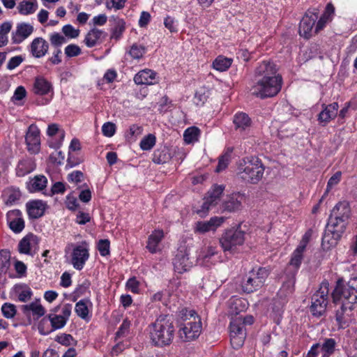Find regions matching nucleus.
I'll use <instances>...</instances> for the list:
<instances>
[{
    "mask_svg": "<svg viewBox=\"0 0 357 357\" xmlns=\"http://www.w3.org/2000/svg\"><path fill=\"white\" fill-rule=\"evenodd\" d=\"M265 167L257 157H245L237 165L236 176L246 183L257 184L262 178Z\"/></svg>",
    "mask_w": 357,
    "mask_h": 357,
    "instance_id": "1",
    "label": "nucleus"
},
{
    "mask_svg": "<svg viewBox=\"0 0 357 357\" xmlns=\"http://www.w3.org/2000/svg\"><path fill=\"white\" fill-rule=\"evenodd\" d=\"M150 327L151 340L155 346L165 347L172 342L175 328L170 316L160 315Z\"/></svg>",
    "mask_w": 357,
    "mask_h": 357,
    "instance_id": "2",
    "label": "nucleus"
},
{
    "mask_svg": "<svg viewBox=\"0 0 357 357\" xmlns=\"http://www.w3.org/2000/svg\"><path fill=\"white\" fill-rule=\"evenodd\" d=\"M181 318L189 321L184 324L178 331V337L183 342H190L197 339L202 332V321L197 312L190 310L184 309L181 311Z\"/></svg>",
    "mask_w": 357,
    "mask_h": 357,
    "instance_id": "3",
    "label": "nucleus"
},
{
    "mask_svg": "<svg viewBox=\"0 0 357 357\" xmlns=\"http://www.w3.org/2000/svg\"><path fill=\"white\" fill-rule=\"evenodd\" d=\"M333 302H345L357 306V277L351 278L346 284L338 280L332 292Z\"/></svg>",
    "mask_w": 357,
    "mask_h": 357,
    "instance_id": "4",
    "label": "nucleus"
},
{
    "mask_svg": "<svg viewBox=\"0 0 357 357\" xmlns=\"http://www.w3.org/2000/svg\"><path fill=\"white\" fill-rule=\"evenodd\" d=\"M282 86V77L279 75L268 79H257L252 89L253 95L264 99L277 95Z\"/></svg>",
    "mask_w": 357,
    "mask_h": 357,
    "instance_id": "5",
    "label": "nucleus"
},
{
    "mask_svg": "<svg viewBox=\"0 0 357 357\" xmlns=\"http://www.w3.org/2000/svg\"><path fill=\"white\" fill-rule=\"evenodd\" d=\"M351 216V209L349 202L346 201L338 202L332 209L327 224L345 231Z\"/></svg>",
    "mask_w": 357,
    "mask_h": 357,
    "instance_id": "6",
    "label": "nucleus"
},
{
    "mask_svg": "<svg viewBox=\"0 0 357 357\" xmlns=\"http://www.w3.org/2000/svg\"><path fill=\"white\" fill-rule=\"evenodd\" d=\"M282 285L278 291L276 298L273 299V310L280 313L284 303L287 302L288 298L291 296L294 291V284L296 277L287 275L283 273L281 276Z\"/></svg>",
    "mask_w": 357,
    "mask_h": 357,
    "instance_id": "7",
    "label": "nucleus"
},
{
    "mask_svg": "<svg viewBox=\"0 0 357 357\" xmlns=\"http://www.w3.org/2000/svg\"><path fill=\"white\" fill-rule=\"evenodd\" d=\"M269 273V269L266 267H260L257 271L252 269L242 284L243 291L250 294L262 287Z\"/></svg>",
    "mask_w": 357,
    "mask_h": 357,
    "instance_id": "8",
    "label": "nucleus"
},
{
    "mask_svg": "<svg viewBox=\"0 0 357 357\" xmlns=\"http://www.w3.org/2000/svg\"><path fill=\"white\" fill-rule=\"evenodd\" d=\"M245 241V232L238 227H232L225 231L220 238V243L225 252H234L237 246Z\"/></svg>",
    "mask_w": 357,
    "mask_h": 357,
    "instance_id": "9",
    "label": "nucleus"
},
{
    "mask_svg": "<svg viewBox=\"0 0 357 357\" xmlns=\"http://www.w3.org/2000/svg\"><path fill=\"white\" fill-rule=\"evenodd\" d=\"M328 283L327 282H322L319 290L312 296L310 310L312 315L314 317H319L326 312L328 304Z\"/></svg>",
    "mask_w": 357,
    "mask_h": 357,
    "instance_id": "10",
    "label": "nucleus"
},
{
    "mask_svg": "<svg viewBox=\"0 0 357 357\" xmlns=\"http://www.w3.org/2000/svg\"><path fill=\"white\" fill-rule=\"evenodd\" d=\"M335 305V321L339 328H345L354 319V310L357 306L347 304L345 302L339 301L333 303Z\"/></svg>",
    "mask_w": 357,
    "mask_h": 357,
    "instance_id": "11",
    "label": "nucleus"
},
{
    "mask_svg": "<svg viewBox=\"0 0 357 357\" xmlns=\"http://www.w3.org/2000/svg\"><path fill=\"white\" fill-rule=\"evenodd\" d=\"M319 14L318 8H309L300 22L298 33L301 36L309 39L314 33L313 27L317 22Z\"/></svg>",
    "mask_w": 357,
    "mask_h": 357,
    "instance_id": "12",
    "label": "nucleus"
},
{
    "mask_svg": "<svg viewBox=\"0 0 357 357\" xmlns=\"http://www.w3.org/2000/svg\"><path fill=\"white\" fill-rule=\"evenodd\" d=\"M190 247L186 242H182L179 245L176 255L173 259L174 271L178 273H183L190 270L193 262L190 257Z\"/></svg>",
    "mask_w": 357,
    "mask_h": 357,
    "instance_id": "13",
    "label": "nucleus"
},
{
    "mask_svg": "<svg viewBox=\"0 0 357 357\" xmlns=\"http://www.w3.org/2000/svg\"><path fill=\"white\" fill-rule=\"evenodd\" d=\"M230 342L232 347L238 349L243 346L246 337L245 328L243 327L241 319L232 318L230 322Z\"/></svg>",
    "mask_w": 357,
    "mask_h": 357,
    "instance_id": "14",
    "label": "nucleus"
},
{
    "mask_svg": "<svg viewBox=\"0 0 357 357\" xmlns=\"http://www.w3.org/2000/svg\"><path fill=\"white\" fill-rule=\"evenodd\" d=\"M345 231L335 227H331L329 225H326V229L325 233L322 237L321 247L324 250H328L332 248H334L338 241L342 236V234Z\"/></svg>",
    "mask_w": 357,
    "mask_h": 357,
    "instance_id": "15",
    "label": "nucleus"
},
{
    "mask_svg": "<svg viewBox=\"0 0 357 357\" xmlns=\"http://www.w3.org/2000/svg\"><path fill=\"white\" fill-rule=\"evenodd\" d=\"M88 244L82 241L80 245L75 246L72 252V264L77 270H82L89 257Z\"/></svg>",
    "mask_w": 357,
    "mask_h": 357,
    "instance_id": "16",
    "label": "nucleus"
},
{
    "mask_svg": "<svg viewBox=\"0 0 357 357\" xmlns=\"http://www.w3.org/2000/svg\"><path fill=\"white\" fill-rule=\"evenodd\" d=\"M305 250V243L300 244L294 251L291 258L284 271V273L291 277L294 276L298 272L303 260V254Z\"/></svg>",
    "mask_w": 357,
    "mask_h": 357,
    "instance_id": "17",
    "label": "nucleus"
},
{
    "mask_svg": "<svg viewBox=\"0 0 357 357\" xmlns=\"http://www.w3.org/2000/svg\"><path fill=\"white\" fill-rule=\"evenodd\" d=\"M25 140L29 152L34 154L39 152L40 139V131L37 126L32 124L29 127Z\"/></svg>",
    "mask_w": 357,
    "mask_h": 357,
    "instance_id": "18",
    "label": "nucleus"
},
{
    "mask_svg": "<svg viewBox=\"0 0 357 357\" xmlns=\"http://www.w3.org/2000/svg\"><path fill=\"white\" fill-rule=\"evenodd\" d=\"M9 228L15 233L21 232L24 228V221L22 217V212L18 209L9 211L6 214Z\"/></svg>",
    "mask_w": 357,
    "mask_h": 357,
    "instance_id": "19",
    "label": "nucleus"
},
{
    "mask_svg": "<svg viewBox=\"0 0 357 357\" xmlns=\"http://www.w3.org/2000/svg\"><path fill=\"white\" fill-rule=\"evenodd\" d=\"M255 79H268L278 76L277 69L273 63L263 61L255 70Z\"/></svg>",
    "mask_w": 357,
    "mask_h": 357,
    "instance_id": "20",
    "label": "nucleus"
},
{
    "mask_svg": "<svg viewBox=\"0 0 357 357\" xmlns=\"http://www.w3.org/2000/svg\"><path fill=\"white\" fill-rule=\"evenodd\" d=\"M33 31V26L28 23L22 22L17 25L16 31L12 33L14 44H19L27 38Z\"/></svg>",
    "mask_w": 357,
    "mask_h": 357,
    "instance_id": "21",
    "label": "nucleus"
},
{
    "mask_svg": "<svg viewBox=\"0 0 357 357\" xmlns=\"http://www.w3.org/2000/svg\"><path fill=\"white\" fill-rule=\"evenodd\" d=\"M225 221L223 217H213L208 221L197 222L196 231L199 233H206L209 231L215 230Z\"/></svg>",
    "mask_w": 357,
    "mask_h": 357,
    "instance_id": "22",
    "label": "nucleus"
},
{
    "mask_svg": "<svg viewBox=\"0 0 357 357\" xmlns=\"http://www.w3.org/2000/svg\"><path fill=\"white\" fill-rule=\"evenodd\" d=\"M48 49V43L40 37L36 38L31 43V52L36 58H41L45 56Z\"/></svg>",
    "mask_w": 357,
    "mask_h": 357,
    "instance_id": "23",
    "label": "nucleus"
},
{
    "mask_svg": "<svg viewBox=\"0 0 357 357\" xmlns=\"http://www.w3.org/2000/svg\"><path fill=\"white\" fill-rule=\"evenodd\" d=\"M21 310L23 313L28 317L29 322H31V312H32L33 319L35 320H38L45 313L44 307L40 304H38L36 302H32L29 305H23L21 306Z\"/></svg>",
    "mask_w": 357,
    "mask_h": 357,
    "instance_id": "24",
    "label": "nucleus"
},
{
    "mask_svg": "<svg viewBox=\"0 0 357 357\" xmlns=\"http://www.w3.org/2000/svg\"><path fill=\"white\" fill-rule=\"evenodd\" d=\"M26 211L31 219H38L45 213V204L41 200H33L26 203Z\"/></svg>",
    "mask_w": 357,
    "mask_h": 357,
    "instance_id": "25",
    "label": "nucleus"
},
{
    "mask_svg": "<svg viewBox=\"0 0 357 357\" xmlns=\"http://www.w3.org/2000/svg\"><path fill=\"white\" fill-rule=\"evenodd\" d=\"M337 102H333L326 105L324 109L319 113L318 120L321 123L325 124L330 121V120L334 119L337 114L338 109Z\"/></svg>",
    "mask_w": 357,
    "mask_h": 357,
    "instance_id": "26",
    "label": "nucleus"
},
{
    "mask_svg": "<svg viewBox=\"0 0 357 357\" xmlns=\"http://www.w3.org/2000/svg\"><path fill=\"white\" fill-rule=\"evenodd\" d=\"M155 76L156 73L154 71L150 69H145L135 75L134 81L137 84L151 85L154 84L153 80Z\"/></svg>",
    "mask_w": 357,
    "mask_h": 357,
    "instance_id": "27",
    "label": "nucleus"
},
{
    "mask_svg": "<svg viewBox=\"0 0 357 357\" xmlns=\"http://www.w3.org/2000/svg\"><path fill=\"white\" fill-rule=\"evenodd\" d=\"M109 22H113L112 28L111 38H114L118 40L121 38L123 31L126 29V23L123 19L119 17H112Z\"/></svg>",
    "mask_w": 357,
    "mask_h": 357,
    "instance_id": "28",
    "label": "nucleus"
},
{
    "mask_svg": "<svg viewBox=\"0 0 357 357\" xmlns=\"http://www.w3.org/2000/svg\"><path fill=\"white\" fill-rule=\"evenodd\" d=\"M52 89V84L43 77H36L33 84L34 93L43 96L47 94Z\"/></svg>",
    "mask_w": 357,
    "mask_h": 357,
    "instance_id": "29",
    "label": "nucleus"
},
{
    "mask_svg": "<svg viewBox=\"0 0 357 357\" xmlns=\"http://www.w3.org/2000/svg\"><path fill=\"white\" fill-rule=\"evenodd\" d=\"M35 168L36 164L32 160L26 159L20 160L16 167V175L19 177L24 176L33 172Z\"/></svg>",
    "mask_w": 357,
    "mask_h": 357,
    "instance_id": "30",
    "label": "nucleus"
},
{
    "mask_svg": "<svg viewBox=\"0 0 357 357\" xmlns=\"http://www.w3.org/2000/svg\"><path fill=\"white\" fill-rule=\"evenodd\" d=\"M107 35V33L103 31L93 28L86 34L84 38V43L88 47H93L96 45L97 41L100 39L101 37L105 38Z\"/></svg>",
    "mask_w": 357,
    "mask_h": 357,
    "instance_id": "31",
    "label": "nucleus"
},
{
    "mask_svg": "<svg viewBox=\"0 0 357 357\" xmlns=\"http://www.w3.org/2000/svg\"><path fill=\"white\" fill-rule=\"evenodd\" d=\"M241 202L238 199L236 195L227 197L222 203V209L224 211L230 213L235 212L241 210Z\"/></svg>",
    "mask_w": 357,
    "mask_h": 357,
    "instance_id": "32",
    "label": "nucleus"
},
{
    "mask_svg": "<svg viewBox=\"0 0 357 357\" xmlns=\"http://www.w3.org/2000/svg\"><path fill=\"white\" fill-rule=\"evenodd\" d=\"M13 291L17 295L18 300L21 302L28 301L33 294L31 289L24 284H17L13 287Z\"/></svg>",
    "mask_w": 357,
    "mask_h": 357,
    "instance_id": "33",
    "label": "nucleus"
},
{
    "mask_svg": "<svg viewBox=\"0 0 357 357\" xmlns=\"http://www.w3.org/2000/svg\"><path fill=\"white\" fill-rule=\"evenodd\" d=\"M37 8L36 0H23L17 6L19 13L24 15L33 13Z\"/></svg>",
    "mask_w": 357,
    "mask_h": 357,
    "instance_id": "34",
    "label": "nucleus"
},
{
    "mask_svg": "<svg viewBox=\"0 0 357 357\" xmlns=\"http://www.w3.org/2000/svg\"><path fill=\"white\" fill-rule=\"evenodd\" d=\"M164 236L162 230H155L151 235L149 236L146 248L151 252L155 253L157 252V247Z\"/></svg>",
    "mask_w": 357,
    "mask_h": 357,
    "instance_id": "35",
    "label": "nucleus"
},
{
    "mask_svg": "<svg viewBox=\"0 0 357 357\" xmlns=\"http://www.w3.org/2000/svg\"><path fill=\"white\" fill-rule=\"evenodd\" d=\"M47 180L43 175L36 176L28 184V189L30 192H36L43 190L46 187Z\"/></svg>",
    "mask_w": 357,
    "mask_h": 357,
    "instance_id": "36",
    "label": "nucleus"
},
{
    "mask_svg": "<svg viewBox=\"0 0 357 357\" xmlns=\"http://www.w3.org/2000/svg\"><path fill=\"white\" fill-rule=\"evenodd\" d=\"M233 122L236 129L244 130L250 126L251 120L245 113H238L234 116Z\"/></svg>",
    "mask_w": 357,
    "mask_h": 357,
    "instance_id": "37",
    "label": "nucleus"
},
{
    "mask_svg": "<svg viewBox=\"0 0 357 357\" xmlns=\"http://www.w3.org/2000/svg\"><path fill=\"white\" fill-rule=\"evenodd\" d=\"M171 158V153L167 149H158L154 151L153 162L156 164H165L169 162Z\"/></svg>",
    "mask_w": 357,
    "mask_h": 357,
    "instance_id": "38",
    "label": "nucleus"
},
{
    "mask_svg": "<svg viewBox=\"0 0 357 357\" xmlns=\"http://www.w3.org/2000/svg\"><path fill=\"white\" fill-rule=\"evenodd\" d=\"M336 341L333 338H325L321 344V350L323 352L322 357H330L334 354L336 347Z\"/></svg>",
    "mask_w": 357,
    "mask_h": 357,
    "instance_id": "39",
    "label": "nucleus"
},
{
    "mask_svg": "<svg viewBox=\"0 0 357 357\" xmlns=\"http://www.w3.org/2000/svg\"><path fill=\"white\" fill-rule=\"evenodd\" d=\"M37 237L32 234L24 236L19 243L18 250L20 253L29 255L31 250V242L36 241Z\"/></svg>",
    "mask_w": 357,
    "mask_h": 357,
    "instance_id": "40",
    "label": "nucleus"
},
{
    "mask_svg": "<svg viewBox=\"0 0 357 357\" xmlns=\"http://www.w3.org/2000/svg\"><path fill=\"white\" fill-rule=\"evenodd\" d=\"M232 59L218 56L213 62V67L220 72L227 70L231 65Z\"/></svg>",
    "mask_w": 357,
    "mask_h": 357,
    "instance_id": "41",
    "label": "nucleus"
},
{
    "mask_svg": "<svg viewBox=\"0 0 357 357\" xmlns=\"http://www.w3.org/2000/svg\"><path fill=\"white\" fill-rule=\"evenodd\" d=\"M48 321L51 324V331L62 328L67 323L59 314H50L47 315Z\"/></svg>",
    "mask_w": 357,
    "mask_h": 357,
    "instance_id": "42",
    "label": "nucleus"
},
{
    "mask_svg": "<svg viewBox=\"0 0 357 357\" xmlns=\"http://www.w3.org/2000/svg\"><path fill=\"white\" fill-rule=\"evenodd\" d=\"M200 133V130L195 127L192 126L186 129L183 134L184 140L187 144H191L198 141V137Z\"/></svg>",
    "mask_w": 357,
    "mask_h": 357,
    "instance_id": "43",
    "label": "nucleus"
},
{
    "mask_svg": "<svg viewBox=\"0 0 357 357\" xmlns=\"http://www.w3.org/2000/svg\"><path fill=\"white\" fill-rule=\"evenodd\" d=\"M10 253L6 250L0 251V274L6 273L10 266Z\"/></svg>",
    "mask_w": 357,
    "mask_h": 357,
    "instance_id": "44",
    "label": "nucleus"
},
{
    "mask_svg": "<svg viewBox=\"0 0 357 357\" xmlns=\"http://www.w3.org/2000/svg\"><path fill=\"white\" fill-rule=\"evenodd\" d=\"M89 302V300L88 299L81 300L76 303L75 308L77 316L85 320L88 318L89 314V309L86 305Z\"/></svg>",
    "mask_w": 357,
    "mask_h": 357,
    "instance_id": "45",
    "label": "nucleus"
},
{
    "mask_svg": "<svg viewBox=\"0 0 357 357\" xmlns=\"http://www.w3.org/2000/svg\"><path fill=\"white\" fill-rule=\"evenodd\" d=\"M231 152L232 149H228L227 151L219 158L218 164L215 168L216 172H220L227 168L230 160Z\"/></svg>",
    "mask_w": 357,
    "mask_h": 357,
    "instance_id": "46",
    "label": "nucleus"
},
{
    "mask_svg": "<svg viewBox=\"0 0 357 357\" xmlns=\"http://www.w3.org/2000/svg\"><path fill=\"white\" fill-rule=\"evenodd\" d=\"M224 187L222 185H215L211 190L208 192L206 198L211 203L215 205L220 199Z\"/></svg>",
    "mask_w": 357,
    "mask_h": 357,
    "instance_id": "47",
    "label": "nucleus"
},
{
    "mask_svg": "<svg viewBox=\"0 0 357 357\" xmlns=\"http://www.w3.org/2000/svg\"><path fill=\"white\" fill-rule=\"evenodd\" d=\"M6 193L8 197L5 202L6 205H13L16 201L19 200L21 197L20 191L13 188L8 189Z\"/></svg>",
    "mask_w": 357,
    "mask_h": 357,
    "instance_id": "48",
    "label": "nucleus"
},
{
    "mask_svg": "<svg viewBox=\"0 0 357 357\" xmlns=\"http://www.w3.org/2000/svg\"><path fill=\"white\" fill-rule=\"evenodd\" d=\"M156 138L153 134H149L144 137L140 142V148L144 151L151 149L155 144Z\"/></svg>",
    "mask_w": 357,
    "mask_h": 357,
    "instance_id": "49",
    "label": "nucleus"
},
{
    "mask_svg": "<svg viewBox=\"0 0 357 357\" xmlns=\"http://www.w3.org/2000/svg\"><path fill=\"white\" fill-rule=\"evenodd\" d=\"M55 341L66 347L70 345L75 346L77 344V341L75 340L71 335L66 333L57 335L55 338Z\"/></svg>",
    "mask_w": 357,
    "mask_h": 357,
    "instance_id": "50",
    "label": "nucleus"
},
{
    "mask_svg": "<svg viewBox=\"0 0 357 357\" xmlns=\"http://www.w3.org/2000/svg\"><path fill=\"white\" fill-rule=\"evenodd\" d=\"M3 315L7 319H11L17 313L16 306L10 303H5L1 307Z\"/></svg>",
    "mask_w": 357,
    "mask_h": 357,
    "instance_id": "51",
    "label": "nucleus"
},
{
    "mask_svg": "<svg viewBox=\"0 0 357 357\" xmlns=\"http://www.w3.org/2000/svg\"><path fill=\"white\" fill-rule=\"evenodd\" d=\"M146 52V48L142 45L133 44L129 52L130 56L135 59H141Z\"/></svg>",
    "mask_w": 357,
    "mask_h": 357,
    "instance_id": "52",
    "label": "nucleus"
},
{
    "mask_svg": "<svg viewBox=\"0 0 357 357\" xmlns=\"http://www.w3.org/2000/svg\"><path fill=\"white\" fill-rule=\"evenodd\" d=\"M116 132V125L112 122L105 123L102 127V132L105 137H111Z\"/></svg>",
    "mask_w": 357,
    "mask_h": 357,
    "instance_id": "53",
    "label": "nucleus"
},
{
    "mask_svg": "<svg viewBox=\"0 0 357 357\" xmlns=\"http://www.w3.org/2000/svg\"><path fill=\"white\" fill-rule=\"evenodd\" d=\"M82 53L80 47L75 44H70L65 48V54L68 57H74Z\"/></svg>",
    "mask_w": 357,
    "mask_h": 357,
    "instance_id": "54",
    "label": "nucleus"
},
{
    "mask_svg": "<svg viewBox=\"0 0 357 357\" xmlns=\"http://www.w3.org/2000/svg\"><path fill=\"white\" fill-rule=\"evenodd\" d=\"M50 40L51 44L56 47L61 46L62 44L66 42V38L65 36L61 35L59 33H54L52 34Z\"/></svg>",
    "mask_w": 357,
    "mask_h": 357,
    "instance_id": "55",
    "label": "nucleus"
},
{
    "mask_svg": "<svg viewBox=\"0 0 357 357\" xmlns=\"http://www.w3.org/2000/svg\"><path fill=\"white\" fill-rule=\"evenodd\" d=\"M98 250L102 256L109 254V241L107 239H101L98 244Z\"/></svg>",
    "mask_w": 357,
    "mask_h": 357,
    "instance_id": "56",
    "label": "nucleus"
},
{
    "mask_svg": "<svg viewBox=\"0 0 357 357\" xmlns=\"http://www.w3.org/2000/svg\"><path fill=\"white\" fill-rule=\"evenodd\" d=\"M62 31L66 36L70 37L71 38H77L79 33V31L78 29H75L70 24L63 26L62 28Z\"/></svg>",
    "mask_w": 357,
    "mask_h": 357,
    "instance_id": "57",
    "label": "nucleus"
},
{
    "mask_svg": "<svg viewBox=\"0 0 357 357\" xmlns=\"http://www.w3.org/2000/svg\"><path fill=\"white\" fill-rule=\"evenodd\" d=\"M130 326V322L127 319H124L119 330L116 333V337H120L124 336L128 332Z\"/></svg>",
    "mask_w": 357,
    "mask_h": 357,
    "instance_id": "58",
    "label": "nucleus"
},
{
    "mask_svg": "<svg viewBox=\"0 0 357 357\" xmlns=\"http://www.w3.org/2000/svg\"><path fill=\"white\" fill-rule=\"evenodd\" d=\"M341 175V172H337L329 178L327 183V191H329L334 185L339 183Z\"/></svg>",
    "mask_w": 357,
    "mask_h": 357,
    "instance_id": "59",
    "label": "nucleus"
},
{
    "mask_svg": "<svg viewBox=\"0 0 357 357\" xmlns=\"http://www.w3.org/2000/svg\"><path fill=\"white\" fill-rule=\"evenodd\" d=\"M23 60V57L20 55L12 57L7 64V68L8 70H13L16 67L20 65Z\"/></svg>",
    "mask_w": 357,
    "mask_h": 357,
    "instance_id": "60",
    "label": "nucleus"
},
{
    "mask_svg": "<svg viewBox=\"0 0 357 357\" xmlns=\"http://www.w3.org/2000/svg\"><path fill=\"white\" fill-rule=\"evenodd\" d=\"M139 282L135 279V278L129 279L126 283V287L128 289L135 294L139 292Z\"/></svg>",
    "mask_w": 357,
    "mask_h": 357,
    "instance_id": "61",
    "label": "nucleus"
},
{
    "mask_svg": "<svg viewBox=\"0 0 357 357\" xmlns=\"http://www.w3.org/2000/svg\"><path fill=\"white\" fill-rule=\"evenodd\" d=\"M26 95V89L24 86H20L17 87L14 92V95L12 98L13 100H22Z\"/></svg>",
    "mask_w": 357,
    "mask_h": 357,
    "instance_id": "62",
    "label": "nucleus"
},
{
    "mask_svg": "<svg viewBox=\"0 0 357 357\" xmlns=\"http://www.w3.org/2000/svg\"><path fill=\"white\" fill-rule=\"evenodd\" d=\"M66 190V187L62 182H56L53 184L51 188V195L55 194H63Z\"/></svg>",
    "mask_w": 357,
    "mask_h": 357,
    "instance_id": "63",
    "label": "nucleus"
},
{
    "mask_svg": "<svg viewBox=\"0 0 357 357\" xmlns=\"http://www.w3.org/2000/svg\"><path fill=\"white\" fill-rule=\"evenodd\" d=\"M83 176L84 174L81 171H74L68 174V180L77 183L82 181Z\"/></svg>",
    "mask_w": 357,
    "mask_h": 357,
    "instance_id": "64",
    "label": "nucleus"
}]
</instances>
